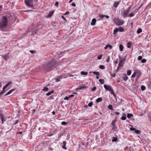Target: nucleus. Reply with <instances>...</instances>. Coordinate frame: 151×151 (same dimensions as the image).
Returning a JSON list of instances; mask_svg holds the SVG:
<instances>
[{"mask_svg": "<svg viewBox=\"0 0 151 151\" xmlns=\"http://www.w3.org/2000/svg\"><path fill=\"white\" fill-rule=\"evenodd\" d=\"M57 66L58 65L56 62L52 61L50 63L46 64L45 66V68L47 71H50Z\"/></svg>", "mask_w": 151, "mask_h": 151, "instance_id": "nucleus-1", "label": "nucleus"}, {"mask_svg": "<svg viewBox=\"0 0 151 151\" xmlns=\"http://www.w3.org/2000/svg\"><path fill=\"white\" fill-rule=\"evenodd\" d=\"M8 23V20L6 17H3L0 20V29L4 30V29L6 27Z\"/></svg>", "mask_w": 151, "mask_h": 151, "instance_id": "nucleus-2", "label": "nucleus"}, {"mask_svg": "<svg viewBox=\"0 0 151 151\" xmlns=\"http://www.w3.org/2000/svg\"><path fill=\"white\" fill-rule=\"evenodd\" d=\"M26 4L31 7H34L33 1L32 0H25Z\"/></svg>", "mask_w": 151, "mask_h": 151, "instance_id": "nucleus-3", "label": "nucleus"}, {"mask_svg": "<svg viewBox=\"0 0 151 151\" xmlns=\"http://www.w3.org/2000/svg\"><path fill=\"white\" fill-rule=\"evenodd\" d=\"M104 87L106 91H109L111 94L114 93L113 90L110 86H107L106 85H104Z\"/></svg>", "mask_w": 151, "mask_h": 151, "instance_id": "nucleus-4", "label": "nucleus"}, {"mask_svg": "<svg viewBox=\"0 0 151 151\" xmlns=\"http://www.w3.org/2000/svg\"><path fill=\"white\" fill-rule=\"evenodd\" d=\"M130 8L129 7L127 9L124 10V12H122V15L125 18L128 16L127 14L130 10Z\"/></svg>", "mask_w": 151, "mask_h": 151, "instance_id": "nucleus-5", "label": "nucleus"}, {"mask_svg": "<svg viewBox=\"0 0 151 151\" xmlns=\"http://www.w3.org/2000/svg\"><path fill=\"white\" fill-rule=\"evenodd\" d=\"M124 30V29L122 27H120L119 28H116L114 29L113 34L115 35L118 31L122 32Z\"/></svg>", "mask_w": 151, "mask_h": 151, "instance_id": "nucleus-6", "label": "nucleus"}, {"mask_svg": "<svg viewBox=\"0 0 151 151\" xmlns=\"http://www.w3.org/2000/svg\"><path fill=\"white\" fill-rule=\"evenodd\" d=\"M12 83V82H9L5 85L3 88V90H2L0 93V95L1 94H3L5 92V91L4 90H5L9 85L11 84Z\"/></svg>", "mask_w": 151, "mask_h": 151, "instance_id": "nucleus-7", "label": "nucleus"}, {"mask_svg": "<svg viewBox=\"0 0 151 151\" xmlns=\"http://www.w3.org/2000/svg\"><path fill=\"white\" fill-rule=\"evenodd\" d=\"M115 22L116 24L119 25H121L124 23V22L123 20H120L118 19H116Z\"/></svg>", "mask_w": 151, "mask_h": 151, "instance_id": "nucleus-8", "label": "nucleus"}, {"mask_svg": "<svg viewBox=\"0 0 151 151\" xmlns=\"http://www.w3.org/2000/svg\"><path fill=\"white\" fill-rule=\"evenodd\" d=\"M0 119H1L2 123L3 124V122L6 121V118L3 114H0Z\"/></svg>", "mask_w": 151, "mask_h": 151, "instance_id": "nucleus-9", "label": "nucleus"}, {"mask_svg": "<svg viewBox=\"0 0 151 151\" xmlns=\"http://www.w3.org/2000/svg\"><path fill=\"white\" fill-rule=\"evenodd\" d=\"M96 19L95 18L93 19L91 23V26H94L96 24Z\"/></svg>", "mask_w": 151, "mask_h": 151, "instance_id": "nucleus-10", "label": "nucleus"}, {"mask_svg": "<svg viewBox=\"0 0 151 151\" xmlns=\"http://www.w3.org/2000/svg\"><path fill=\"white\" fill-rule=\"evenodd\" d=\"M123 78H122L124 81H126L128 79V77L125 74H124L122 75Z\"/></svg>", "mask_w": 151, "mask_h": 151, "instance_id": "nucleus-11", "label": "nucleus"}, {"mask_svg": "<svg viewBox=\"0 0 151 151\" xmlns=\"http://www.w3.org/2000/svg\"><path fill=\"white\" fill-rule=\"evenodd\" d=\"M54 13V11H50L49 13L48 17H52Z\"/></svg>", "mask_w": 151, "mask_h": 151, "instance_id": "nucleus-12", "label": "nucleus"}, {"mask_svg": "<svg viewBox=\"0 0 151 151\" xmlns=\"http://www.w3.org/2000/svg\"><path fill=\"white\" fill-rule=\"evenodd\" d=\"M3 58L5 60H7L9 58V55H5L2 56Z\"/></svg>", "mask_w": 151, "mask_h": 151, "instance_id": "nucleus-13", "label": "nucleus"}, {"mask_svg": "<svg viewBox=\"0 0 151 151\" xmlns=\"http://www.w3.org/2000/svg\"><path fill=\"white\" fill-rule=\"evenodd\" d=\"M142 29L141 28H139L137 29V34H139L142 32Z\"/></svg>", "mask_w": 151, "mask_h": 151, "instance_id": "nucleus-14", "label": "nucleus"}, {"mask_svg": "<svg viewBox=\"0 0 151 151\" xmlns=\"http://www.w3.org/2000/svg\"><path fill=\"white\" fill-rule=\"evenodd\" d=\"M102 101V99L100 97L97 99L96 100V102L97 103L100 102Z\"/></svg>", "mask_w": 151, "mask_h": 151, "instance_id": "nucleus-15", "label": "nucleus"}, {"mask_svg": "<svg viewBox=\"0 0 151 151\" xmlns=\"http://www.w3.org/2000/svg\"><path fill=\"white\" fill-rule=\"evenodd\" d=\"M119 50L121 51H122L123 49V45L120 44L119 46Z\"/></svg>", "mask_w": 151, "mask_h": 151, "instance_id": "nucleus-16", "label": "nucleus"}, {"mask_svg": "<svg viewBox=\"0 0 151 151\" xmlns=\"http://www.w3.org/2000/svg\"><path fill=\"white\" fill-rule=\"evenodd\" d=\"M123 60H122L120 62H119V66L118 69L119 68V66L122 67L123 66V63H122Z\"/></svg>", "mask_w": 151, "mask_h": 151, "instance_id": "nucleus-17", "label": "nucleus"}, {"mask_svg": "<svg viewBox=\"0 0 151 151\" xmlns=\"http://www.w3.org/2000/svg\"><path fill=\"white\" fill-rule=\"evenodd\" d=\"M133 116V115L132 114L128 113L127 114V116L128 118H129Z\"/></svg>", "mask_w": 151, "mask_h": 151, "instance_id": "nucleus-18", "label": "nucleus"}, {"mask_svg": "<svg viewBox=\"0 0 151 151\" xmlns=\"http://www.w3.org/2000/svg\"><path fill=\"white\" fill-rule=\"evenodd\" d=\"M88 72H84V71H81V74L83 75H87L88 74Z\"/></svg>", "mask_w": 151, "mask_h": 151, "instance_id": "nucleus-19", "label": "nucleus"}, {"mask_svg": "<svg viewBox=\"0 0 151 151\" xmlns=\"http://www.w3.org/2000/svg\"><path fill=\"white\" fill-rule=\"evenodd\" d=\"M54 92V91H51L49 92L48 93L46 94V95L47 96H49L52 93Z\"/></svg>", "mask_w": 151, "mask_h": 151, "instance_id": "nucleus-20", "label": "nucleus"}, {"mask_svg": "<svg viewBox=\"0 0 151 151\" xmlns=\"http://www.w3.org/2000/svg\"><path fill=\"white\" fill-rule=\"evenodd\" d=\"M119 3L118 2H115L114 4V7H116L119 4Z\"/></svg>", "mask_w": 151, "mask_h": 151, "instance_id": "nucleus-21", "label": "nucleus"}, {"mask_svg": "<svg viewBox=\"0 0 151 151\" xmlns=\"http://www.w3.org/2000/svg\"><path fill=\"white\" fill-rule=\"evenodd\" d=\"M99 81L101 84H103L104 83V79H99Z\"/></svg>", "mask_w": 151, "mask_h": 151, "instance_id": "nucleus-22", "label": "nucleus"}, {"mask_svg": "<svg viewBox=\"0 0 151 151\" xmlns=\"http://www.w3.org/2000/svg\"><path fill=\"white\" fill-rule=\"evenodd\" d=\"M99 68L101 69H104L105 68V67L104 65H100L99 66Z\"/></svg>", "mask_w": 151, "mask_h": 151, "instance_id": "nucleus-23", "label": "nucleus"}, {"mask_svg": "<svg viewBox=\"0 0 151 151\" xmlns=\"http://www.w3.org/2000/svg\"><path fill=\"white\" fill-rule=\"evenodd\" d=\"M79 88H80V90L86 88V86H85L84 85H83L82 86H79Z\"/></svg>", "mask_w": 151, "mask_h": 151, "instance_id": "nucleus-24", "label": "nucleus"}, {"mask_svg": "<svg viewBox=\"0 0 151 151\" xmlns=\"http://www.w3.org/2000/svg\"><path fill=\"white\" fill-rule=\"evenodd\" d=\"M131 43L130 42H128L127 44V47L128 48H130L131 46Z\"/></svg>", "mask_w": 151, "mask_h": 151, "instance_id": "nucleus-25", "label": "nucleus"}, {"mask_svg": "<svg viewBox=\"0 0 151 151\" xmlns=\"http://www.w3.org/2000/svg\"><path fill=\"white\" fill-rule=\"evenodd\" d=\"M14 90V89H11L8 91L7 93V94L8 95L10 94Z\"/></svg>", "mask_w": 151, "mask_h": 151, "instance_id": "nucleus-26", "label": "nucleus"}, {"mask_svg": "<svg viewBox=\"0 0 151 151\" xmlns=\"http://www.w3.org/2000/svg\"><path fill=\"white\" fill-rule=\"evenodd\" d=\"M134 15V12H132L129 15V16L130 17H133Z\"/></svg>", "mask_w": 151, "mask_h": 151, "instance_id": "nucleus-27", "label": "nucleus"}, {"mask_svg": "<svg viewBox=\"0 0 151 151\" xmlns=\"http://www.w3.org/2000/svg\"><path fill=\"white\" fill-rule=\"evenodd\" d=\"M141 88L142 91H143L145 89L146 87L144 86H142L141 87Z\"/></svg>", "mask_w": 151, "mask_h": 151, "instance_id": "nucleus-28", "label": "nucleus"}, {"mask_svg": "<svg viewBox=\"0 0 151 151\" xmlns=\"http://www.w3.org/2000/svg\"><path fill=\"white\" fill-rule=\"evenodd\" d=\"M67 77V76H59V77H58L60 79H61L63 78H66Z\"/></svg>", "mask_w": 151, "mask_h": 151, "instance_id": "nucleus-29", "label": "nucleus"}, {"mask_svg": "<svg viewBox=\"0 0 151 151\" xmlns=\"http://www.w3.org/2000/svg\"><path fill=\"white\" fill-rule=\"evenodd\" d=\"M127 75L130 76L131 73V71L130 70H129L127 71Z\"/></svg>", "mask_w": 151, "mask_h": 151, "instance_id": "nucleus-30", "label": "nucleus"}, {"mask_svg": "<svg viewBox=\"0 0 151 151\" xmlns=\"http://www.w3.org/2000/svg\"><path fill=\"white\" fill-rule=\"evenodd\" d=\"M93 73L97 76H99V72H93Z\"/></svg>", "mask_w": 151, "mask_h": 151, "instance_id": "nucleus-31", "label": "nucleus"}, {"mask_svg": "<svg viewBox=\"0 0 151 151\" xmlns=\"http://www.w3.org/2000/svg\"><path fill=\"white\" fill-rule=\"evenodd\" d=\"M37 29L35 30L34 31H33L32 32V35H34L36 34L37 32Z\"/></svg>", "mask_w": 151, "mask_h": 151, "instance_id": "nucleus-32", "label": "nucleus"}, {"mask_svg": "<svg viewBox=\"0 0 151 151\" xmlns=\"http://www.w3.org/2000/svg\"><path fill=\"white\" fill-rule=\"evenodd\" d=\"M108 108L110 110H112L113 109V107L111 105H109L108 106Z\"/></svg>", "mask_w": 151, "mask_h": 151, "instance_id": "nucleus-33", "label": "nucleus"}, {"mask_svg": "<svg viewBox=\"0 0 151 151\" xmlns=\"http://www.w3.org/2000/svg\"><path fill=\"white\" fill-rule=\"evenodd\" d=\"M140 131L139 130H136L135 131V132L137 134H139L140 133Z\"/></svg>", "mask_w": 151, "mask_h": 151, "instance_id": "nucleus-34", "label": "nucleus"}, {"mask_svg": "<svg viewBox=\"0 0 151 151\" xmlns=\"http://www.w3.org/2000/svg\"><path fill=\"white\" fill-rule=\"evenodd\" d=\"M147 117L149 119V120L151 122V114H149L148 115Z\"/></svg>", "mask_w": 151, "mask_h": 151, "instance_id": "nucleus-35", "label": "nucleus"}, {"mask_svg": "<svg viewBox=\"0 0 151 151\" xmlns=\"http://www.w3.org/2000/svg\"><path fill=\"white\" fill-rule=\"evenodd\" d=\"M67 123V122H65L64 121L62 122L61 123V124L63 125H66Z\"/></svg>", "mask_w": 151, "mask_h": 151, "instance_id": "nucleus-36", "label": "nucleus"}, {"mask_svg": "<svg viewBox=\"0 0 151 151\" xmlns=\"http://www.w3.org/2000/svg\"><path fill=\"white\" fill-rule=\"evenodd\" d=\"M146 62V60L143 59L141 60V62L142 63H144Z\"/></svg>", "mask_w": 151, "mask_h": 151, "instance_id": "nucleus-37", "label": "nucleus"}, {"mask_svg": "<svg viewBox=\"0 0 151 151\" xmlns=\"http://www.w3.org/2000/svg\"><path fill=\"white\" fill-rule=\"evenodd\" d=\"M142 57L141 56H139L137 58V59L139 60H142Z\"/></svg>", "mask_w": 151, "mask_h": 151, "instance_id": "nucleus-38", "label": "nucleus"}, {"mask_svg": "<svg viewBox=\"0 0 151 151\" xmlns=\"http://www.w3.org/2000/svg\"><path fill=\"white\" fill-rule=\"evenodd\" d=\"M48 88L46 87H44V88L43 89V90L44 91H48Z\"/></svg>", "mask_w": 151, "mask_h": 151, "instance_id": "nucleus-39", "label": "nucleus"}, {"mask_svg": "<svg viewBox=\"0 0 151 151\" xmlns=\"http://www.w3.org/2000/svg\"><path fill=\"white\" fill-rule=\"evenodd\" d=\"M117 140V139L116 138L114 137L112 139V141L113 142H116Z\"/></svg>", "mask_w": 151, "mask_h": 151, "instance_id": "nucleus-40", "label": "nucleus"}, {"mask_svg": "<svg viewBox=\"0 0 151 151\" xmlns=\"http://www.w3.org/2000/svg\"><path fill=\"white\" fill-rule=\"evenodd\" d=\"M102 56V54H101V55L98 56V60L101 59V58Z\"/></svg>", "mask_w": 151, "mask_h": 151, "instance_id": "nucleus-41", "label": "nucleus"}, {"mask_svg": "<svg viewBox=\"0 0 151 151\" xmlns=\"http://www.w3.org/2000/svg\"><path fill=\"white\" fill-rule=\"evenodd\" d=\"M126 119V117L125 116H122L121 118V119L122 120H125Z\"/></svg>", "mask_w": 151, "mask_h": 151, "instance_id": "nucleus-42", "label": "nucleus"}, {"mask_svg": "<svg viewBox=\"0 0 151 151\" xmlns=\"http://www.w3.org/2000/svg\"><path fill=\"white\" fill-rule=\"evenodd\" d=\"M92 105L93 103L92 102H91L88 104V105L89 107H91L92 106Z\"/></svg>", "mask_w": 151, "mask_h": 151, "instance_id": "nucleus-43", "label": "nucleus"}, {"mask_svg": "<svg viewBox=\"0 0 151 151\" xmlns=\"http://www.w3.org/2000/svg\"><path fill=\"white\" fill-rule=\"evenodd\" d=\"M69 98H70V97H69V96H66L64 98V99L65 100H68L69 99Z\"/></svg>", "mask_w": 151, "mask_h": 151, "instance_id": "nucleus-44", "label": "nucleus"}, {"mask_svg": "<svg viewBox=\"0 0 151 151\" xmlns=\"http://www.w3.org/2000/svg\"><path fill=\"white\" fill-rule=\"evenodd\" d=\"M136 72H134L133 73V74L132 75V78H134V77H135L136 76Z\"/></svg>", "mask_w": 151, "mask_h": 151, "instance_id": "nucleus-45", "label": "nucleus"}, {"mask_svg": "<svg viewBox=\"0 0 151 151\" xmlns=\"http://www.w3.org/2000/svg\"><path fill=\"white\" fill-rule=\"evenodd\" d=\"M110 57L109 56H108V58H107V59L106 60V61L108 62V63H109V59H110Z\"/></svg>", "mask_w": 151, "mask_h": 151, "instance_id": "nucleus-46", "label": "nucleus"}, {"mask_svg": "<svg viewBox=\"0 0 151 151\" xmlns=\"http://www.w3.org/2000/svg\"><path fill=\"white\" fill-rule=\"evenodd\" d=\"M136 130V129L135 128H133L132 127H131L130 128V130L131 131H135Z\"/></svg>", "mask_w": 151, "mask_h": 151, "instance_id": "nucleus-47", "label": "nucleus"}, {"mask_svg": "<svg viewBox=\"0 0 151 151\" xmlns=\"http://www.w3.org/2000/svg\"><path fill=\"white\" fill-rule=\"evenodd\" d=\"M100 17L101 18H104L105 17V15H100Z\"/></svg>", "mask_w": 151, "mask_h": 151, "instance_id": "nucleus-48", "label": "nucleus"}, {"mask_svg": "<svg viewBox=\"0 0 151 151\" xmlns=\"http://www.w3.org/2000/svg\"><path fill=\"white\" fill-rule=\"evenodd\" d=\"M64 145L63 146H62V148L65 150H66L67 149V148H66V147H65V145Z\"/></svg>", "mask_w": 151, "mask_h": 151, "instance_id": "nucleus-49", "label": "nucleus"}, {"mask_svg": "<svg viewBox=\"0 0 151 151\" xmlns=\"http://www.w3.org/2000/svg\"><path fill=\"white\" fill-rule=\"evenodd\" d=\"M60 79L58 77V78H57L55 79V80L56 82H58V81H60Z\"/></svg>", "mask_w": 151, "mask_h": 151, "instance_id": "nucleus-50", "label": "nucleus"}, {"mask_svg": "<svg viewBox=\"0 0 151 151\" xmlns=\"http://www.w3.org/2000/svg\"><path fill=\"white\" fill-rule=\"evenodd\" d=\"M69 14V12L68 11L67 12H66L65 13L64 15H66Z\"/></svg>", "mask_w": 151, "mask_h": 151, "instance_id": "nucleus-51", "label": "nucleus"}, {"mask_svg": "<svg viewBox=\"0 0 151 151\" xmlns=\"http://www.w3.org/2000/svg\"><path fill=\"white\" fill-rule=\"evenodd\" d=\"M61 17L62 19H63L65 21H66V18L64 17L63 16H61Z\"/></svg>", "mask_w": 151, "mask_h": 151, "instance_id": "nucleus-52", "label": "nucleus"}, {"mask_svg": "<svg viewBox=\"0 0 151 151\" xmlns=\"http://www.w3.org/2000/svg\"><path fill=\"white\" fill-rule=\"evenodd\" d=\"M108 47H109L108 45H106L104 47V49L106 50Z\"/></svg>", "mask_w": 151, "mask_h": 151, "instance_id": "nucleus-53", "label": "nucleus"}, {"mask_svg": "<svg viewBox=\"0 0 151 151\" xmlns=\"http://www.w3.org/2000/svg\"><path fill=\"white\" fill-rule=\"evenodd\" d=\"M96 87H94L92 89V91H94L96 90Z\"/></svg>", "mask_w": 151, "mask_h": 151, "instance_id": "nucleus-54", "label": "nucleus"}, {"mask_svg": "<svg viewBox=\"0 0 151 151\" xmlns=\"http://www.w3.org/2000/svg\"><path fill=\"white\" fill-rule=\"evenodd\" d=\"M108 46L110 49H111L112 48V46L109 44H108Z\"/></svg>", "mask_w": 151, "mask_h": 151, "instance_id": "nucleus-55", "label": "nucleus"}, {"mask_svg": "<svg viewBox=\"0 0 151 151\" xmlns=\"http://www.w3.org/2000/svg\"><path fill=\"white\" fill-rule=\"evenodd\" d=\"M72 6H73L75 7V6H76V4H75V3H72Z\"/></svg>", "mask_w": 151, "mask_h": 151, "instance_id": "nucleus-56", "label": "nucleus"}, {"mask_svg": "<svg viewBox=\"0 0 151 151\" xmlns=\"http://www.w3.org/2000/svg\"><path fill=\"white\" fill-rule=\"evenodd\" d=\"M58 2H56L55 3V5L56 6H58Z\"/></svg>", "mask_w": 151, "mask_h": 151, "instance_id": "nucleus-57", "label": "nucleus"}, {"mask_svg": "<svg viewBox=\"0 0 151 151\" xmlns=\"http://www.w3.org/2000/svg\"><path fill=\"white\" fill-rule=\"evenodd\" d=\"M18 122H19L18 120H16L14 124H17L18 123Z\"/></svg>", "mask_w": 151, "mask_h": 151, "instance_id": "nucleus-58", "label": "nucleus"}, {"mask_svg": "<svg viewBox=\"0 0 151 151\" xmlns=\"http://www.w3.org/2000/svg\"><path fill=\"white\" fill-rule=\"evenodd\" d=\"M74 96V95L72 94V95H71L69 96V97H70V98L73 97Z\"/></svg>", "mask_w": 151, "mask_h": 151, "instance_id": "nucleus-59", "label": "nucleus"}, {"mask_svg": "<svg viewBox=\"0 0 151 151\" xmlns=\"http://www.w3.org/2000/svg\"><path fill=\"white\" fill-rule=\"evenodd\" d=\"M115 114L117 115H118L119 114V113L118 112H115Z\"/></svg>", "mask_w": 151, "mask_h": 151, "instance_id": "nucleus-60", "label": "nucleus"}, {"mask_svg": "<svg viewBox=\"0 0 151 151\" xmlns=\"http://www.w3.org/2000/svg\"><path fill=\"white\" fill-rule=\"evenodd\" d=\"M107 19H108L109 18V16L108 15H105V17Z\"/></svg>", "mask_w": 151, "mask_h": 151, "instance_id": "nucleus-61", "label": "nucleus"}, {"mask_svg": "<svg viewBox=\"0 0 151 151\" xmlns=\"http://www.w3.org/2000/svg\"><path fill=\"white\" fill-rule=\"evenodd\" d=\"M30 52L32 53H33L35 52V51L33 50H31Z\"/></svg>", "mask_w": 151, "mask_h": 151, "instance_id": "nucleus-62", "label": "nucleus"}, {"mask_svg": "<svg viewBox=\"0 0 151 151\" xmlns=\"http://www.w3.org/2000/svg\"><path fill=\"white\" fill-rule=\"evenodd\" d=\"M52 114L53 115H54L55 114V112L54 111H53L52 112Z\"/></svg>", "mask_w": 151, "mask_h": 151, "instance_id": "nucleus-63", "label": "nucleus"}, {"mask_svg": "<svg viewBox=\"0 0 151 151\" xmlns=\"http://www.w3.org/2000/svg\"><path fill=\"white\" fill-rule=\"evenodd\" d=\"M76 91H77V90H80V88H79V87L76 88Z\"/></svg>", "mask_w": 151, "mask_h": 151, "instance_id": "nucleus-64", "label": "nucleus"}]
</instances>
